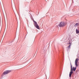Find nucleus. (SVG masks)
Masks as SVG:
<instances>
[{
	"label": "nucleus",
	"instance_id": "1",
	"mask_svg": "<svg viewBox=\"0 0 79 79\" xmlns=\"http://www.w3.org/2000/svg\"><path fill=\"white\" fill-rule=\"evenodd\" d=\"M70 72L69 74V77H71V75L73 73V65H72V64H71V62H70Z\"/></svg>",
	"mask_w": 79,
	"mask_h": 79
},
{
	"label": "nucleus",
	"instance_id": "2",
	"mask_svg": "<svg viewBox=\"0 0 79 79\" xmlns=\"http://www.w3.org/2000/svg\"><path fill=\"white\" fill-rule=\"evenodd\" d=\"M11 70H7L5 71H4L3 73H2V75H6V74H8V73H11Z\"/></svg>",
	"mask_w": 79,
	"mask_h": 79
},
{
	"label": "nucleus",
	"instance_id": "3",
	"mask_svg": "<svg viewBox=\"0 0 79 79\" xmlns=\"http://www.w3.org/2000/svg\"><path fill=\"white\" fill-rule=\"evenodd\" d=\"M33 21L35 24V26L37 28V29H40V27L38 25V24H37V22L34 20H33Z\"/></svg>",
	"mask_w": 79,
	"mask_h": 79
},
{
	"label": "nucleus",
	"instance_id": "4",
	"mask_svg": "<svg viewBox=\"0 0 79 79\" xmlns=\"http://www.w3.org/2000/svg\"><path fill=\"white\" fill-rule=\"evenodd\" d=\"M58 26L59 27H64V26H65V23L64 22H61L60 23Z\"/></svg>",
	"mask_w": 79,
	"mask_h": 79
},
{
	"label": "nucleus",
	"instance_id": "5",
	"mask_svg": "<svg viewBox=\"0 0 79 79\" xmlns=\"http://www.w3.org/2000/svg\"><path fill=\"white\" fill-rule=\"evenodd\" d=\"M78 61H79V59L77 58L75 60V65H76V67H78V64H77V63H78Z\"/></svg>",
	"mask_w": 79,
	"mask_h": 79
},
{
	"label": "nucleus",
	"instance_id": "6",
	"mask_svg": "<svg viewBox=\"0 0 79 79\" xmlns=\"http://www.w3.org/2000/svg\"><path fill=\"white\" fill-rule=\"evenodd\" d=\"M72 70H73V71H76V67H73Z\"/></svg>",
	"mask_w": 79,
	"mask_h": 79
},
{
	"label": "nucleus",
	"instance_id": "7",
	"mask_svg": "<svg viewBox=\"0 0 79 79\" xmlns=\"http://www.w3.org/2000/svg\"><path fill=\"white\" fill-rule=\"evenodd\" d=\"M79 25V23H76L75 25H74V27H77V26Z\"/></svg>",
	"mask_w": 79,
	"mask_h": 79
},
{
	"label": "nucleus",
	"instance_id": "8",
	"mask_svg": "<svg viewBox=\"0 0 79 79\" xmlns=\"http://www.w3.org/2000/svg\"><path fill=\"white\" fill-rule=\"evenodd\" d=\"M71 44H70L67 47V48H68V49H70V48L71 47Z\"/></svg>",
	"mask_w": 79,
	"mask_h": 79
},
{
	"label": "nucleus",
	"instance_id": "9",
	"mask_svg": "<svg viewBox=\"0 0 79 79\" xmlns=\"http://www.w3.org/2000/svg\"><path fill=\"white\" fill-rule=\"evenodd\" d=\"M76 32L77 34H79V31H78V30H77V29H76Z\"/></svg>",
	"mask_w": 79,
	"mask_h": 79
},
{
	"label": "nucleus",
	"instance_id": "10",
	"mask_svg": "<svg viewBox=\"0 0 79 79\" xmlns=\"http://www.w3.org/2000/svg\"><path fill=\"white\" fill-rule=\"evenodd\" d=\"M70 42H71V41L70 40H69V44H70V45H71V43Z\"/></svg>",
	"mask_w": 79,
	"mask_h": 79
},
{
	"label": "nucleus",
	"instance_id": "11",
	"mask_svg": "<svg viewBox=\"0 0 79 79\" xmlns=\"http://www.w3.org/2000/svg\"><path fill=\"white\" fill-rule=\"evenodd\" d=\"M76 71H77V70Z\"/></svg>",
	"mask_w": 79,
	"mask_h": 79
}]
</instances>
